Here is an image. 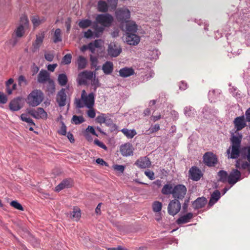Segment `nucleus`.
<instances>
[{
	"label": "nucleus",
	"instance_id": "nucleus-43",
	"mask_svg": "<svg viewBox=\"0 0 250 250\" xmlns=\"http://www.w3.org/2000/svg\"><path fill=\"white\" fill-rule=\"evenodd\" d=\"M90 61L91 62V68H95V71L99 70L100 68V66H97L98 59L97 57L90 55Z\"/></svg>",
	"mask_w": 250,
	"mask_h": 250
},
{
	"label": "nucleus",
	"instance_id": "nucleus-40",
	"mask_svg": "<svg viewBox=\"0 0 250 250\" xmlns=\"http://www.w3.org/2000/svg\"><path fill=\"white\" fill-rule=\"evenodd\" d=\"M62 41V39L61 30L60 29L57 28L55 30L54 32L53 36V42L55 43H57L58 42H61Z\"/></svg>",
	"mask_w": 250,
	"mask_h": 250
},
{
	"label": "nucleus",
	"instance_id": "nucleus-3",
	"mask_svg": "<svg viewBox=\"0 0 250 250\" xmlns=\"http://www.w3.org/2000/svg\"><path fill=\"white\" fill-rule=\"evenodd\" d=\"M96 21L104 27H109L113 21L112 16L108 13L98 15L96 17Z\"/></svg>",
	"mask_w": 250,
	"mask_h": 250
},
{
	"label": "nucleus",
	"instance_id": "nucleus-56",
	"mask_svg": "<svg viewBox=\"0 0 250 250\" xmlns=\"http://www.w3.org/2000/svg\"><path fill=\"white\" fill-rule=\"evenodd\" d=\"M160 129V125L159 124H155L153 126L150 127L148 131H149V132L148 133V134H151V133H153L154 132H156L158 130H159Z\"/></svg>",
	"mask_w": 250,
	"mask_h": 250
},
{
	"label": "nucleus",
	"instance_id": "nucleus-33",
	"mask_svg": "<svg viewBox=\"0 0 250 250\" xmlns=\"http://www.w3.org/2000/svg\"><path fill=\"white\" fill-rule=\"evenodd\" d=\"M173 187L170 183L167 184L163 187L161 192L164 195H172Z\"/></svg>",
	"mask_w": 250,
	"mask_h": 250
},
{
	"label": "nucleus",
	"instance_id": "nucleus-11",
	"mask_svg": "<svg viewBox=\"0 0 250 250\" xmlns=\"http://www.w3.org/2000/svg\"><path fill=\"white\" fill-rule=\"evenodd\" d=\"M241 173L240 171L236 169H233L230 172L228 177V182L233 185L241 179Z\"/></svg>",
	"mask_w": 250,
	"mask_h": 250
},
{
	"label": "nucleus",
	"instance_id": "nucleus-16",
	"mask_svg": "<svg viewBox=\"0 0 250 250\" xmlns=\"http://www.w3.org/2000/svg\"><path fill=\"white\" fill-rule=\"evenodd\" d=\"M135 164L141 168H148L151 166V162L147 157H143L138 159Z\"/></svg>",
	"mask_w": 250,
	"mask_h": 250
},
{
	"label": "nucleus",
	"instance_id": "nucleus-47",
	"mask_svg": "<svg viewBox=\"0 0 250 250\" xmlns=\"http://www.w3.org/2000/svg\"><path fill=\"white\" fill-rule=\"evenodd\" d=\"M91 23V21L86 19L81 21L79 23V26L82 28H86L89 27Z\"/></svg>",
	"mask_w": 250,
	"mask_h": 250
},
{
	"label": "nucleus",
	"instance_id": "nucleus-30",
	"mask_svg": "<svg viewBox=\"0 0 250 250\" xmlns=\"http://www.w3.org/2000/svg\"><path fill=\"white\" fill-rule=\"evenodd\" d=\"M235 166L237 168L246 169L249 167L250 164L246 161L239 159L236 161Z\"/></svg>",
	"mask_w": 250,
	"mask_h": 250
},
{
	"label": "nucleus",
	"instance_id": "nucleus-26",
	"mask_svg": "<svg viewBox=\"0 0 250 250\" xmlns=\"http://www.w3.org/2000/svg\"><path fill=\"white\" fill-rule=\"evenodd\" d=\"M193 215L191 212H189L186 215L180 217L176 221V223L180 225L188 223L193 218Z\"/></svg>",
	"mask_w": 250,
	"mask_h": 250
},
{
	"label": "nucleus",
	"instance_id": "nucleus-44",
	"mask_svg": "<svg viewBox=\"0 0 250 250\" xmlns=\"http://www.w3.org/2000/svg\"><path fill=\"white\" fill-rule=\"evenodd\" d=\"M94 36L95 37H99L103 33L104 30V26H99L97 25L94 26Z\"/></svg>",
	"mask_w": 250,
	"mask_h": 250
},
{
	"label": "nucleus",
	"instance_id": "nucleus-54",
	"mask_svg": "<svg viewBox=\"0 0 250 250\" xmlns=\"http://www.w3.org/2000/svg\"><path fill=\"white\" fill-rule=\"evenodd\" d=\"M72 55L70 54H67L62 58V62L65 64H70L71 62Z\"/></svg>",
	"mask_w": 250,
	"mask_h": 250
},
{
	"label": "nucleus",
	"instance_id": "nucleus-1",
	"mask_svg": "<svg viewBox=\"0 0 250 250\" xmlns=\"http://www.w3.org/2000/svg\"><path fill=\"white\" fill-rule=\"evenodd\" d=\"M241 138V136L234 135L231 136L230 138L231 146L227 150L228 158L236 159L239 156Z\"/></svg>",
	"mask_w": 250,
	"mask_h": 250
},
{
	"label": "nucleus",
	"instance_id": "nucleus-19",
	"mask_svg": "<svg viewBox=\"0 0 250 250\" xmlns=\"http://www.w3.org/2000/svg\"><path fill=\"white\" fill-rule=\"evenodd\" d=\"M133 147L131 145L126 143L120 147V152L125 156H130L133 154Z\"/></svg>",
	"mask_w": 250,
	"mask_h": 250
},
{
	"label": "nucleus",
	"instance_id": "nucleus-27",
	"mask_svg": "<svg viewBox=\"0 0 250 250\" xmlns=\"http://www.w3.org/2000/svg\"><path fill=\"white\" fill-rule=\"evenodd\" d=\"M126 33L135 34L137 30V25L133 21L127 22L126 24Z\"/></svg>",
	"mask_w": 250,
	"mask_h": 250
},
{
	"label": "nucleus",
	"instance_id": "nucleus-34",
	"mask_svg": "<svg viewBox=\"0 0 250 250\" xmlns=\"http://www.w3.org/2000/svg\"><path fill=\"white\" fill-rule=\"evenodd\" d=\"M81 216L80 209L78 208H74L73 211L70 213V217L76 221H78Z\"/></svg>",
	"mask_w": 250,
	"mask_h": 250
},
{
	"label": "nucleus",
	"instance_id": "nucleus-21",
	"mask_svg": "<svg viewBox=\"0 0 250 250\" xmlns=\"http://www.w3.org/2000/svg\"><path fill=\"white\" fill-rule=\"evenodd\" d=\"M126 42L128 44L135 45L140 42V38L136 34H126Z\"/></svg>",
	"mask_w": 250,
	"mask_h": 250
},
{
	"label": "nucleus",
	"instance_id": "nucleus-55",
	"mask_svg": "<svg viewBox=\"0 0 250 250\" xmlns=\"http://www.w3.org/2000/svg\"><path fill=\"white\" fill-rule=\"evenodd\" d=\"M78 82L80 85H85L87 84V80L83 76L81 75V73L79 74L78 77Z\"/></svg>",
	"mask_w": 250,
	"mask_h": 250
},
{
	"label": "nucleus",
	"instance_id": "nucleus-48",
	"mask_svg": "<svg viewBox=\"0 0 250 250\" xmlns=\"http://www.w3.org/2000/svg\"><path fill=\"white\" fill-rule=\"evenodd\" d=\"M29 21L28 18L25 15L22 16L20 18L19 25H22V27L25 28L28 26Z\"/></svg>",
	"mask_w": 250,
	"mask_h": 250
},
{
	"label": "nucleus",
	"instance_id": "nucleus-62",
	"mask_svg": "<svg viewBox=\"0 0 250 250\" xmlns=\"http://www.w3.org/2000/svg\"><path fill=\"white\" fill-rule=\"evenodd\" d=\"M94 143L95 145H97L104 150H106L107 148L106 146L103 142L100 141L98 139H95L94 141Z\"/></svg>",
	"mask_w": 250,
	"mask_h": 250
},
{
	"label": "nucleus",
	"instance_id": "nucleus-7",
	"mask_svg": "<svg viewBox=\"0 0 250 250\" xmlns=\"http://www.w3.org/2000/svg\"><path fill=\"white\" fill-rule=\"evenodd\" d=\"M115 13L117 20L121 22H126L130 17V11L126 8L119 9Z\"/></svg>",
	"mask_w": 250,
	"mask_h": 250
},
{
	"label": "nucleus",
	"instance_id": "nucleus-64",
	"mask_svg": "<svg viewBox=\"0 0 250 250\" xmlns=\"http://www.w3.org/2000/svg\"><path fill=\"white\" fill-rule=\"evenodd\" d=\"M87 116L90 118H94L95 117L96 113L94 109L92 108H89L87 111Z\"/></svg>",
	"mask_w": 250,
	"mask_h": 250
},
{
	"label": "nucleus",
	"instance_id": "nucleus-49",
	"mask_svg": "<svg viewBox=\"0 0 250 250\" xmlns=\"http://www.w3.org/2000/svg\"><path fill=\"white\" fill-rule=\"evenodd\" d=\"M21 118L22 121L28 123L30 125H35L33 121L30 118L28 117L26 114H22L21 116Z\"/></svg>",
	"mask_w": 250,
	"mask_h": 250
},
{
	"label": "nucleus",
	"instance_id": "nucleus-45",
	"mask_svg": "<svg viewBox=\"0 0 250 250\" xmlns=\"http://www.w3.org/2000/svg\"><path fill=\"white\" fill-rule=\"evenodd\" d=\"M81 75L83 76L86 80H90L93 78L94 76L95 75V72L85 70L81 72Z\"/></svg>",
	"mask_w": 250,
	"mask_h": 250
},
{
	"label": "nucleus",
	"instance_id": "nucleus-17",
	"mask_svg": "<svg viewBox=\"0 0 250 250\" xmlns=\"http://www.w3.org/2000/svg\"><path fill=\"white\" fill-rule=\"evenodd\" d=\"M74 181L71 178L65 179L59 184L56 188V191H60L65 188H69L73 186Z\"/></svg>",
	"mask_w": 250,
	"mask_h": 250
},
{
	"label": "nucleus",
	"instance_id": "nucleus-31",
	"mask_svg": "<svg viewBox=\"0 0 250 250\" xmlns=\"http://www.w3.org/2000/svg\"><path fill=\"white\" fill-rule=\"evenodd\" d=\"M97 9L100 12L105 13L108 11V5L105 1L99 0L98 2Z\"/></svg>",
	"mask_w": 250,
	"mask_h": 250
},
{
	"label": "nucleus",
	"instance_id": "nucleus-41",
	"mask_svg": "<svg viewBox=\"0 0 250 250\" xmlns=\"http://www.w3.org/2000/svg\"><path fill=\"white\" fill-rule=\"evenodd\" d=\"M25 28L22 25H19L14 31L16 36L18 38L23 37L25 33Z\"/></svg>",
	"mask_w": 250,
	"mask_h": 250
},
{
	"label": "nucleus",
	"instance_id": "nucleus-23",
	"mask_svg": "<svg viewBox=\"0 0 250 250\" xmlns=\"http://www.w3.org/2000/svg\"><path fill=\"white\" fill-rule=\"evenodd\" d=\"M114 69V65L112 62L106 61L102 66V70L105 75L111 74Z\"/></svg>",
	"mask_w": 250,
	"mask_h": 250
},
{
	"label": "nucleus",
	"instance_id": "nucleus-52",
	"mask_svg": "<svg viewBox=\"0 0 250 250\" xmlns=\"http://www.w3.org/2000/svg\"><path fill=\"white\" fill-rule=\"evenodd\" d=\"M10 205L16 209L20 210L23 211L24 210L21 204L16 201H12L10 203Z\"/></svg>",
	"mask_w": 250,
	"mask_h": 250
},
{
	"label": "nucleus",
	"instance_id": "nucleus-51",
	"mask_svg": "<svg viewBox=\"0 0 250 250\" xmlns=\"http://www.w3.org/2000/svg\"><path fill=\"white\" fill-rule=\"evenodd\" d=\"M18 84L21 86H25L28 84V82L25 77L23 75H20L18 78Z\"/></svg>",
	"mask_w": 250,
	"mask_h": 250
},
{
	"label": "nucleus",
	"instance_id": "nucleus-8",
	"mask_svg": "<svg viewBox=\"0 0 250 250\" xmlns=\"http://www.w3.org/2000/svg\"><path fill=\"white\" fill-rule=\"evenodd\" d=\"M122 50V48L118 43L115 42H111L108 45L107 52L111 57H116L121 54Z\"/></svg>",
	"mask_w": 250,
	"mask_h": 250
},
{
	"label": "nucleus",
	"instance_id": "nucleus-20",
	"mask_svg": "<svg viewBox=\"0 0 250 250\" xmlns=\"http://www.w3.org/2000/svg\"><path fill=\"white\" fill-rule=\"evenodd\" d=\"M50 78L49 73L45 70H41L38 75V82L41 83H44L48 82Z\"/></svg>",
	"mask_w": 250,
	"mask_h": 250
},
{
	"label": "nucleus",
	"instance_id": "nucleus-24",
	"mask_svg": "<svg viewBox=\"0 0 250 250\" xmlns=\"http://www.w3.org/2000/svg\"><path fill=\"white\" fill-rule=\"evenodd\" d=\"M6 91L8 95L12 94L13 90H15L17 87V84L14 83V80L10 78L5 83Z\"/></svg>",
	"mask_w": 250,
	"mask_h": 250
},
{
	"label": "nucleus",
	"instance_id": "nucleus-29",
	"mask_svg": "<svg viewBox=\"0 0 250 250\" xmlns=\"http://www.w3.org/2000/svg\"><path fill=\"white\" fill-rule=\"evenodd\" d=\"M221 194L218 190H215L211 194L208 203L210 206L213 205L220 199Z\"/></svg>",
	"mask_w": 250,
	"mask_h": 250
},
{
	"label": "nucleus",
	"instance_id": "nucleus-39",
	"mask_svg": "<svg viewBox=\"0 0 250 250\" xmlns=\"http://www.w3.org/2000/svg\"><path fill=\"white\" fill-rule=\"evenodd\" d=\"M152 208L154 212L160 213L162 208V204L159 201H154L152 204Z\"/></svg>",
	"mask_w": 250,
	"mask_h": 250
},
{
	"label": "nucleus",
	"instance_id": "nucleus-15",
	"mask_svg": "<svg viewBox=\"0 0 250 250\" xmlns=\"http://www.w3.org/2000/svg\"><path fill=\"white\" fill-rule=\"evenodd\" d=\"M44 32H42L41 33H39L36 35V38L34 42H33L32 46V51L33 52H35L38 50H39V48L41 46L43 42L44 38Z\"/></svg>",
	"mask_w": 250,
	"mask_h": 250
},
{
	"label": "nucleus",
	"instance_id": "nucleus-14",
	"mask_svg": "<svg viewBox=\"0 0 250 250\" xmlns=\"http://www.w3.org/2000/svg\"><path fill=\"white\" fill-rule=\"evenodd\" d=\"M65 91V88H62L57 94L56 101L60 107L64 106L66 104V94Z\"/></svg>",
	"mask_w": 250,
	"mask_h": 250
},
{
	"label": "nucleus",
	"instance_id": "nucleus-58",
	"mask_svg": "<svg viewBox=\"0 0 250 250\" xmlns=\"http://www.w3.org/2000/svg\"><path fill=\"white\" fill-rule=\"evenodd\" d=\"M45 59L48 62H52L54 58V55L50 52H46L44 54Z\"/></svg>",
	"mask_w": 250,
	"mask_h": 250
},
{
	"label": "nucleus",
	"instance_id": "nucleus-10",
	"mask_svg": "<svg viewBox=\"0 0 250 250\" xmlns=\"http://www.w3.org/2000/svg\"><path fill=\"white\" fill-rule=\"evenodd\" d=\"M28 113L36 119H46L47 114L42 108L38 107L37 109H32Z\"/></svg>",
	"mask_w": 250,
	"mask_h": 250
},
{
	"label": "nucleus",
	"instance_id": "nucleus-18",
	"mask_svg": "<svg viewBox=\"0 0 250 250\" xmlns=\"http://www.w3.org/2000/svg\"><path fill=\"white\" fill-rule=\"evenodd\" d=\"M233 123L235 128L237 131L242 130L246 126V123L244 115L236 117L234 119Z\"/></svg>",
	"mask_w": 250,
	"mask_h": 250
},
{
	"label": "nucleus",
	"instance_id": "nucleus-42",
	"mask_svg": "<svg viewBox=\"0 0 250 250\" xmlns=\"http://www.w3.org/2000/svg\"><path fill=\"white\" fill-rule=\"evenodd\" d=\"M47 82L46 89L50 94H53L55 92V86L54 81L50 79Z\"/></svg>",
	"mask_w": 250,
	"mask_h": 250
},
{
	"label": "nucleus",
	"instance_id": "nucleus-13",
	"mask_svg": "<svg viewBox=\"0 0 250 250\" xmlns=\"http://www.w3.org/2000/svg\"><path fill=\"white\" fill-rule=\"evenodd\" d=\"M190 178L193 181H198L202 177L201 170L197 167H192L189 170Z\"/></svg>",
	"mask_w": 250,
	"mask_h": 250
},
{
	"label": "nucleus",
	"instance_id": "nucleus-2",
	"mask_svg": "<svg viewBox=\"0 0 250 250\" xmlns=\"http://www.w3.org/2000/svg\"><path fill=\"white\" fill-rule=\"evenodd\" d=\"M44 95L41 90L35 89L28 96L27 103L30 106H37L43 101Z\"/></svg>",
	"mask_w": 250,
	"mask_h": 250
},
{
	"label": "nucleus",
	"instance_id": "nucleus-6",
	"mask_svg": "<svg viewBox=\"0 0 250 250\" xmlns=\"http://www.w3.org/2000/svg\"><path fill=\"white\" fill-rule=\"evenodd\" d=\"M181 208L179 201L177 199H173L169 203L168 205V213L171 215L174 216L179 212Z\"/></svg>",
	"mask_w": 250,
	"mask_h": 250
},
{
	"label": "nucleus",
	"instance_id": "nucleus-37",
	"mask_svg": "<svg viewBox=\"0 0 250 250\" xmlns=\"http://www.w3.org/2000/svg\"><path fill=\"white\" fill-rule=\"evenodd\" d=\"M58 82L61 86L65 85L68 82V79L65 74H60L58 77Z\"/></svg>",
	"mask_w": 250,
	"mask_h": 250
},
{
	"label": "nucleus",
	"instance_id": "nucleus-22",
	"mask_svg": "<svg viewBox=\"0 0 250 250\" xmlns=\"http://www.w3.org/2000/svg\"><path fill=\"white\" fill-rule=\"evenodd\" d=\"M207 203V200L205 197H199L195 200L193 204V207L194 209H200L205 207Z\"/></svg>",
	"mask_w": 250,
	"mask_h": 250
},
{
	"label": "nucleus",
	"instance_id": "nucleus-59",
	"mask_svg": "<svg viewBox=\"0 0 250 250\" xmlns=\"http://www.w3.org/2000/svg\"><path fill=\"white\" fill-rule=\"evenodd\" d=\"M145 175L150 179L154 180L155 179L154 173L149 170H147L145 171Z\"/></svg>",
	"mask_w": 250,
	"mask_h": 250
},
{
	"label": "nucleus",
	"instance_id": "nucleus-46",
	"mask_svg": "<svg viewBox=\"0 0 250 250\" xmlns=\"http://www.w3.org/2000/svg\"><path fill=\"white\" fill-rule=\"evenodd\" d=\"M84 122V119L82 116L74 115L72 119V123L75 125H79Z\"/></svg>",
	"mask_w": 250,
	"mask_h": 250
},
{
	"label": "nucleus",
	"instance_id": "nucleus-38",
	"mask_svg": "<svg viewBox=\"0 0 250 250\" xmlns=\"http://www.w3.org/2000/svg\"><path fill=\"white\" fill-rule=\"evenodd\" d=\"M121 131L128 139L132 138L137 134L135 129L128 130L127 128H123Z\"/></svg>",
	"mask_w": 250,
	"mask_h": 250
},
{
	"label": "nucleus",
	"instance_id": "nucleus-25",
	"mask_svg": "<svg viewBox=\"0 0 250 250\" xmlns=\"http://www.w3.org/2000/svg\"><path fill=\"white\" fill-rule=\"evenodd\" d=\"M134 73V70L131 67H125L119 70V75L123 78L129 77Z\"/></svg>",
	"mask_w": 250,
	"mask_h": 250
},
{
	"label": "nucleus",
	"instance_id": "nucleus-4",
	"mask_svg": "<svg viewBox=\"0 0 250 250\" xmlns=\"http://www.w3.org/2000/svg\"><path fill=\"white\" fill-rule=\"evenodd\" d=\"M186 187L182 184H178L173 187L172 197L174 199L182 200L187 193Z\"/></svg>",
	"mask_w": 250,
	"mask_h": 250
},
{
	"label": "nucleus",
	"instance_id": "nucleus-28",
	"mask_svg": "<svg viewBox=\"0 0 250 250\" xmlns=\"http://www.w3.org/2000/svg\"><path fill=\"white\" fill-rule=\"evenodd\" d=\"M21 99L19 98L13 100L9 104V107L11 110L18 111L21 106L20 105Z\"/></svg>",
	"mask_w": 250,
	"mask_h": 250
},
{
	"label": "nucleus",
	"instance_id": "nucleus-12",
	"mask_svg": "<svg viewBox=\"0 0 250 250\" xmlns=\"http://www.w3.org/2000/svg\"><path fill=\"white\" fill-rule=\"evenodd\" d=\"M96 122L100 124H105L108 126H110L113 125V121L109 117L108 114L101 113L96 117Z\"/></svg>",
	"mask_w": 250,
	"mask_h": 250
},
{
	"label": "nucleus",
	"instance_id": "nucleus-5",
	"mask_svg": "<svg viewBox=\"0 0 250 250\" xmlns=\"http://www.w3.org/2000/svg\"><path fill=\"white\" fill-rule=\"evenodd\" d=\"M81 99L83 102L84 106L88 108H91L94 104V94L90 93L88 95L86 94L85 91L83 90L81 95Z\"/></svg>",
	"mask_w": 250,
	"mask_h": 250
},
{
	"label": "nucleus",
	"instance_id": "nucleus-53",
	"mask_svg": "<svg viewBox=\"0 0 250 250\" xmlns=\"http://www.w3.org/2000/svg\"><path fill=\"white\" fill-rule=\"evenodd\" d=\"M91 84L94 86V91H96L97 88L100 86L99 80L98 78H96L95 75L94 76L93 78L91 79Z\"/></svg>",
	"mask_w": 250,
	"mask_h": 250
},
{
	"label": "nucleus",
	"instance_id": "nucleus-57",
	"mask_svg": "<svg viewBox=\"0 0 250 250\" xmlns=\"http://www.w3.org/2000/svg\"><path fill=\"white\" fill-rule=\"evenodd\" d=\"M75 104L76 105V107L78 108H81L84 106V104L82 99H76L75 101Z\"/></svg>",
	"mask_w": 250,
	"mask_h": 250
},
{
	"label": "nucleus",
	"instance_id": "nucleus-9",
	"mask_svg": "<svg viewBox=\"0 0 250 250\" xmlns=\"http://www.w3.org/2000/svg\"><path fill=\"white\" fill-rule=\"evenodd\" d=\"M203 161L206 165L208 167L214 166L217 163L216 156L212 152H208L203 156Z\"/></svg>",
	"mask_w": 250,
	"mask_h": 250
},
{
	"label": "nucleus",
	"instance_id": "nucleus-60",
	"mask_svg": "<svg viewBox=\"0 0 250 250\" xmlns=\"http://www.w3.org/2000/svg\"><path fill=\"white\" fill-rule=\"evenodd\" d=\"M114 170L123 173L125 170V167L122 165H115L113 166Z\"/></svg>",
	"mask_w": 250,
	"mask_h": 250
},
{
	"label": "nucleus",
	"instance_id": "nucleus-50",
	"mask_svg": "<svg viewBox=\"0 0 250 250\" xmlns=\"http://www.w3.org/2000/svg\"><path fill=\"white\" fill-rule=\"evenodd\" d=\"M242 153L243 155L246 156L247 159L250 163V145L244 147L242 149Z\"/></svg>",
	"mask_w": 250,
	"mask_h": 250
},
{
	"label": "nucleus",
	"instance_id": "nucleus-32",
	"mask_svg": "<svg viewBox=\"0 0 250 250\" xmlns=\"http://www.w3.org/2000/svg\"><path fill=\"white\" fill-rule=\"evenodd\" d=\"M32 22L34 27L38 26L45 21V19L43 17H39L38 16H34L31 18Z\"/></svg>",
	"mask_w": 250,
	"mask_h": 250
},
{
	"label": "nucleus",
	"instance_id": "nucleus-35",
	"mask_svg": "<svg viewBox=\"0 0 250 250\" xmlns=\"http://www.w3.org/2000/svg\"><path fill=\"white\" fill-rule=\"evenodd\" d=\"M78 69H83L85 68L87 64L86 59L82 56H80L77 60Z\"/></svg>",
	"mask_w": 250,
	"mask_h": 250
},
{
	"label": "nucleus",
	"instance_id": "nucleus-63",
	"mask_svg": "<svg viewBox=\"0 0 250 250\" xmlns=\"http://www.w3.org/2000/svg\"><path fill=\"white\" fill-rule=\"evenodd\" d=\"M108 4L112 9H115L118 3V0H107Z\"/></svg>",
	"mask_w": 250,
	"mask_h": 250
},
{
	"label": "nucleus",
	"instance_id": "nucleus-36",
	"mask_svg": "<svg viewBox=\"0 0 250 250\" xmlns=\"http://www.w3.org/2000/svg\"><path fill=\"white\" fill-rule=\"evenodd\" d=\"M218 176L219 178V181L222 183H226L228 180L229 175L225 170H220L218 172Z\"/></svg>",
	"mask_w": 250,
	"mask_h": 250
},
{
	"label": "nucleus",
	"instance_id": "nucleus-61",
	"mask_svg": "<svg viewBox=\"0 0 250 250\" xmlns=\"http://www.w3.org/2000/svg\"><path fill=\"white\" fill-rule=\"evenodd\" d=\"M7 101V96L2 92H0V104H4Z\"/></svg>",
	"mask_w": 250,
	"mask_h": 250
}]
</instances>
